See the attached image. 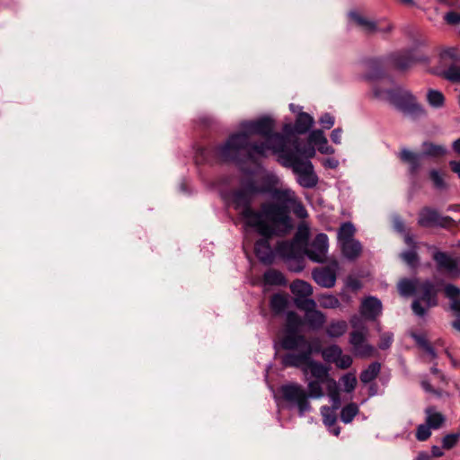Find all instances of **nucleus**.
Masks as SVG:
<instances>
[{"instance_id": "1", "label": "nucleus", "mask_w": 460, "mask_h": 460, "mask_svg": "<svg viewBox=\"0 0 460 460\" xmlns=\"http://www.w3.org/2000/svg\"><path fill=\"white\" fill-rule=\"evenodd\" d=\"M273 128V120L269 118L243 122L241 125L242 131L231 136L218 148V155L227 161L236 159L241 155L251 158L255 155L265 156L270 151L279 155L284 166L292 168L297 175L296 181L300 186L314 188L318 183V177L313 164L309 160L298 158L296 154L287 149V141L280 134L272 133Z\"/></svg>"}, {"instance_id": "2", "label": "nucleus", "mask_w": 460, "mask_h": 460, "mask_svg": "<svg viewBox=\"0 0 460 460\" xmlns=\"http://www.w3.org/2000/svg\"><path fill=\"white\" fill-rule=\"evenodd\" d=\"M268 187L258 186L253 181L243 183L242 187L232 194V203L247 226L253 228L261 235H270L278 226L287 222L286 211L279 208L272 201L264 202L260 210L251 208L254 197L259 193L270 192Z\"/></svg>"}, {"instance_id": "3", "label": "nucleus", "mask_w": 460, "mask_h": 460, "mask_svg": "<svg viewBox=\"0 0 460 460\" xmlns=\"http://www.w3.org/2000/svg\"><path fill=\"white\" fill-rule=\"evenodd\" d=\"M314 352L288 353L282 362L286 367H294L300 368L304 380L307 382L308 398L320 399L324 396L323 385L328 388L329 380L333 378L330 376V368L323 363L314 360L311 356Z\"/></svg>"}, {"instance_id": "4", "label": "nucleus", "mask_w": 460, "mask_h": 460, "mask_svg": "<svg viewBox=\"0 0 460 460\" xmlns=\"http://www.w3.org/2000/svg\"><path fill=\"white\" fill-rule=\"evenodd\" d=\"M398 290L401 296H410L415 295L411 308L416 315L423 316L427 310L437 305V291L429 281L419 279H402L398 283Z\"/></svg>"}, {"instance_id": "5", "label": "nucleus", "mask_w": 460, "mask_h": 460, "mask_svg": "<svg viewBox=\"0 0 460 460\" xmlns=\"http://www.w3.org/2000/svg\"><path fill=\"white\" fill-rule=\"evenodd\" d=\"M272 202L277 207L282 208L286 211L287 222L285 225L278 226L270 233V235H282L288 233L291 228V220L289 217V209L291 208L294 214L299 218H305L307 217V211L296 197L295 191L288 187H279L273 189L271 191Z\"/></svg>"}, {"instance_id": "6", "label": "nucleus", "mask_w": 460, "mask_h": 460, "mask_svg": "<svg viewBox=\"0 0 460 460\" xmlns=\"http://www.w3.org/2000/svg\"><path fill=\"white\" fill-rule=\"evenodd\" d=\"M373 91L377 99L389 102L408 115L420 116L425 114L424 109L416 102L415 97L404 89H384L382 86L376 85Z\"/></svg>"}, {"instance_id": "7", "label": "nucleus", "mask_w": 460, "mask_h": 460, "mask_svg": "<svg viewBox=\"0 0 460 460\" xmlns=\"http://www.w3.org/2000/svg\"><path fill=\"white\" fill-rule=\"evenodd\" d=\"M303 320L294 312H289L287 315L286 334L282 340V346L286 349H301L302 352L320 351L318 342L314 344L307 341L304 335L298 333Z\"/></svg>"}, {"instance_id": "8", "label": "nucleus", "mask_w": 460, "mask_h": 460, "mask_svg": "<svg viewBox=\"0 0 460 460\" xmlns=\"http://www.w3.org/2000/svg\"><path fill=\"white\" fill-rule=\"evenodd\" d=\"M349 323L353 328L349 335V343L353 348L354 354L360 358L371 357L375 349L367 341L368 329L363 320L358 315H353Z\"/></svg>"}, {"instance_id": "9", "label": "nucleus", "mask_w": 460, "mask_h": 460, "mask_svg": "<svg viewBox=\"0 0 460 460\" xmlns=\"http://www.w3.org/2000/svg\"><path fill=\"white\" fill-rule=\"evenodd\" d=\"M283 399L291 406L297 408L299 414L304 415L311 411V403L306 390L297 383H288L280 387Z\"/></svg>"}, {"instance_id": "10", "label": "nucleus", "mask_w": 460, "mask_h": 460, "mask_svg": "<svg viewBox=\"0 0 460 460\" xmlns=\"http://www.w3.org/2000/svg\"><path fill=\"white\" fill-rule=\"evenodd\" d=\"M349 17L353 24L358 26L367 34H386L393 30V25L391 23L382 21H373L358 12H350L349 13Z\"/></svg>"}, {"instance_id": "11", "label": "nucleus", "mask_w": 460, "mask_h": 460, "mask_svg": "<svg viewBox=\"0 0 460 460\" xmlns=\"http://www.w3.org/2000/svg\"><path fill=\"white\" fill-rule=\"evenodd\" d=\"M296 306L305 312V323L312 330L321 329L326 322L323 313L316 309V303L313 299H298Z\"/></svg>"}, {"instance_id": "12", "label": "nucleus", "mask_w": 460, "mask_h": 460, "mask_svg": "<svg viewBox=\"0 0 460 460\" xmlns=\"http://www.w3.org/2000/svg\"><path fill=\"white\" fill-rule=\"evenodd\" d=\"M338 270L339 263L333 261L326 267L314 270L313 278L318 285L330 288L336 283Z\"/></svg>"}, {"instance_id": "13", "label": "nucleus", "mask_w": 460, "mask_h": 460, "mask_svg": "<svg viewBox=\"0 0 460 460\" xmlns=\"http://www.w3.org/2000/svg\"><path fill=\"white\" fill-rule=\"evenodd\" d=\"M308 258L315 262L325 261L328 252V237L324 234H319L309 244L306 251Z\"/></svg>"}, {"instance_id": "14", "label": "nucleus", "mask_w": 460, "mask_h": 460, "mask_svg": "<svg viewBox=\"0 0 460 460\" xmlns=\"http://www.w3.org/2000/svg\"><path fill=\"white\" fill-rule=\"evenodd\" d=\"M460 62V49L457 47H443L438 51V66L434 69H446Z\"/></svg>"}, {"instance_id": "15", "label": "nucleus", "mask_w": 460, "mask_h": 460, "mask_svg": "<svg viewBox=\"0 0 460 460\" xmlns=\"http://www.w3.org/2000/svg\"><path fill=\"white\" fill-rule=\"evenodd\" d=\"M280 136L285 139V141H287L286 148L296 154L298 158H300V156H304L306 158V160H308L309 158H313L315 155V149L314 146H301L298 138L294 135L286 137L282 135Z\"/></svg>"}, {"instance_id": "16", "label": "nucleus", "mask_w": 460, "mask_h": 460, "mask_svg": "<svg viewBox=\"0 0 460 460\" xmlns=\"http://www.w3.org/2000/svg\"><path fill=\"white\" fill-rule=\"evenodd\" d=\"M360 313L362 316L368 320H375L382 313V303L374 296H368L361 303Z\"/></svg>"}, {"instance_id": "17", "label": "nucleus", "mask_w": 460, "mask_h": 460, "mask_svg": "<svg viewBox=\"0 0 460 460\" xmlns=\"http://www.w3.org/2000/svg\"><path fill=\"white\" fill-rule=\"evenodd\" d=\"M263 238L258 240L255 243L254 251L256 256L259 258L261 261L263 263H270L273 258L272 250L269 243V238L273 235H261Z\"/></svg>"}, {"instance_id": "18", "label": "nucleus", "mask_w": 460, "mask_h": 460, "mask_svg": "<svg viewBox=\"0 0 460 460\" xmlns=\"http://www.w3.org/2000/svg\"><path fill=\"white\" fill-rule=\"evenodd\" d=\"M309 142L318 147V151L322 154L332 155L334 149L328 145V140L323 132L320 129L313 130L309 135Z\"/></svg>"}, {"instance_id": "19", "label": "nucleus", "mask_w": 460, "mask_h": 460, "mask_svg": "<svg viewBox=\"0 0 460 460\" xmlns=\"http://www.w3.org/2000/svg\"><path fill=\"white\" fill-rule=\"evenodd\" d=\"M439 269H443L451 275H457L458 269L456 261L445 252H436L433 256Z\"/></svg>"}, {"instance_id": "20", "label": "nucleus", "mask_w": 460, "mask_h": 460, "mask_svg": "<svg viewBox=\"0 0 460 460\" xmlns=\"http://www.w3.org/2000/svg\"><path fill=\"white\" fill-rule=\"evenodd\" d=\"M290 289L292 293L296 296L295 304L296 305V300L298 299H308L307 297L313 294L312 286L304 281V280H295L290 285Z\"/></svg>"}, {"instance_id": "21", "label": "nucleus", "mask_w": 460, "mask_h": 460, "mask_svg": "<svg viewBox=\"0 0 460 460\" xmlns=\"http://www.w3.org/2000/svg\"><path fill=\"white\" fill-rule=\"evenodd\" d=\"M419 224L422 226H431L442 225L439 215L437 211L430 208H423L419 216Z\"/></svg>"}, {"instance_id": "22", "label": "nucleus", "mask_w": 460, "mask_h": 460, "mask_svg": "<svg viewBox=\"0 0 460 460\" xmlns=\"http://www.w3.org/2000/svg\"><path fill=\"white\" fill-rule=\"evenodd\" d=\"M342 254L349 260L357 259L362 252L361 243L354 239L341 244Z\"/></svg>"}, {"instance_id": "23", "label": "nucleus", "mask_w": 460, "mask_h": 460, "mask_svg": "<svg viewBox=\"0 0 460 460\" xmlns=\"http://www.w3.org/2000/svg\"><path fill=\"white\" fill-rule=\"evenodd\" d=\"M348 330L347 322L343 320L332 321L325 329L326 334L330 338H339L346 333Z\"/></svg>"}, {"instance_id": "24", "label": "nucleus", "mask_w": 460, "mask_h": 460, "mask_svg": "<svg viewBox=\"0 0 460 460\" xmlns=\"http://www.w3.org/2000/svg\"><path fill=\"white\" fill-rule=\"evenodd\" d=\"M400 158L402 162L406 163L410 166V171L414 173L418 171L420 166V156L418 154L412 153L408 149L402 150Z\"/></svg>"}, {"instance_id": "25", "label": "nucleus", "mask_w": 460, "mask_h": 460, "mask_svg": "<svg viewBox=\"0 0 460 460\" xmlns=\"http://www.w3.org/2000/svg\"><path fill=\"white\" fill-rule=\"evenodd\" d=\"M277 250L284 258H294L298 251L296 240L281 242L279 243Z\"/></svg>"}, {"instance_id": "26", "label": "nucleus", "mask_w": 460, "mask_h": 460, "mask_svg": "<svg viewBox=\"0 0 460 460\" xmlns=\"http://www.w3.org/2000/svg\"><path fill=\"white\" fill-rule=\"evenodd\" d=\"M435 74L456 84H460V66H451L446 69H434Z\"/></svg>"}, {"instance_id": "27", "label": "nucleus", "mask_w": 460, "mask_h": 460, "mask_svg": "<svg viewBox=\"0 0 460 460\" xmlns=\"http://www.w3.org/2000/svg\"><path fill=\"white\" fill-rule=\"evenodd\" d=\"M314 124V119L308 113L300 112L296 119L295 130L299 134L307 132Z\"/></svg>"}, {"instance_id": "28", "label": "nucleus", "mask_w": 460, "mask_h": 460, "mask_svg": "<svg viewBox=\"0 0 460 460\" xmlns=\"http://www.w3.org/2000/svg\"><path fill=\"white\" fill-rule=\"evenodd\" d=\"M416 61L417 58L411 53L396 54L393 60L394 66L400 70H405L411 67Z\"/></svg>"}, {"instance_id": "29", "label": "nucleus", "mask_w": 460, "mask_h": 460, "mask_svg": "<svg viewBox=\"0 0 460 460\" xmlns=\"http://www.w3.org/2000/svg\"><path fill=\"white\" fill-rule=\"evenodd\" d=\"M327 394L332 402V408L338 410L341 406V396L338 384L334 379L329 380Z\"/></svg>"}, {"instance_id": "30", "label": "nucleus", "mask_w": 460, "mask_h": 460, "mask_svg": "<svg viewBox=\"0 0 460 460\" xmlns=\"http://www.w3.org/2000/svg\"><path fill=\"white\" fill-rule=\"evenodd\" d=\"M445 294L451 300V309L460 313V300L458 299L460 289L454 285H447L445 287Z\"/></svg>"}, {"instance_id": "31", "label": "nucleus", "mask_w": 460, "mask_h": 460, "mask_svg": "<svg viewBox=\"0 0 460 460\" xmlns=\"http://www.w3.org/2000/svg\"><path fill=\"white\" fill-rule=\"evenodd\" d=\"M355 231L356 229L351 223L347 222L342 224L338 231V240L340 245L348 241L354 240L353 236L355 234Z\"/></svg>"}, {"instance_id": "32", "label": "nucleus", "mask_w": 460, "mask_h": 460, "mask_svg": "<svg viewBox=\"0 0 460 460\" xmlns=\"http://www.w3.org/2000/svg\"><path fill=\"white\" fill-rule=\"evenodd\" d=\"M426 423L431 429L440 428L445 421L444 416L440 412H438L431 408L426 410Z\"/></svg>"}, {"instance_id": "33", "label": "nucleus", "mask_w": 460, "mask_h": 460, "mask_svg": "<svg viewBox=\"0 0 460 460\" xmlns=\"http://www.w3.org/2000/svg\"><path fill=\"white\" fill-rule=\"evenodd\" d=\"M381 366L377 362L370 364L367 369L362 371L360 374V381L364 384H367L373 381L379 374Z\"/></svg>"}, {"instance_id": "34", "label": "nucleus", "mask_w": 460, "mask_h": 460, "mask_svg": "<svg viewBox=\"0 0 460 460\" xmlns=\"http://www.w3.org/2000/svg\"><path fill=\"white\" fill-rule=\"evenodd\" d=\"M427 101L433 108H441L445 103L443 93L438 90L429 89L427 93Z\"/></svg>"}, {"instance_id": "35", "label": "nucleus", "mask_w": 460, "mask_h": 460, "mask_svg": "<svg viewBox=\"0 0 460 460\" xmlns=\"http://www.w3.org/2000/svg\"><path fill=\"white\" fill-rule=\"evenodd\" d=\"M318 302L321 307L325 309H336L341 306L339 299L331 294H324L318 297Z\"/></svg>"}, {"instance_id": "36", "label": "nucleus", "mask_w": 460, "mask_h": 460, "mask_svg": "<svg viewBox=\"0 0 460 460\" xmlns=\"http://www.w3.org/2000/svg\"><path fill=\"white\" fill-rule=\"evenodd\" d=\"M288 303L287 296L281 294L274 295L270 299L271 309L277 314L282 313L286 309Z\"/></svg>"}, {"instance_id": "37", "label": "nucleus", "mask_w": 460, "mask_h": 460, "mask_svg": "<svg viewBox=\"0 0 460 460\" xmlns=\"http://www.w3.org/2000/svg\"><path fill=\"white\" fill-rule=\"evenodd\" d=\"M341 353V349L337 345L329 346L322 350L323 359L330 363H334Z\"/></svg>"}, {"instance_id": "38", "label": "nucleus", "mask_w": 460, "mask_h": 460, "mask_svg": "<svg viewBox=\"0 0 460 460\" xmlns=\"http://www.w3.org/2000/svg\"><path fill=\"white\" fill-rule=\"evenodd\" d=\"M358 413V407L356 403L351 402L342 408L341 411V419L344 423H349L353 418Z\"/></svg>"}, {"instance_id": "39", "label": "nucleus", "mask_w": 460, "mask_h": 460, "mask_svg": "<svg viewBox=\"0 0 460 460\" xmlns=\"http://www.w3.org/2000/svg\"><path fill=\"white\" fill-rule=\"evenodd\" d=\"M264 281L269 285H281L285 282V279L279 271L269 270L264 273Z\"/></svg>"}, {"instance_id": "40", "label": "nucleus", "mask_w": 460, "mask_h": 460, "mask_svg": "<svg viewBox=\"0 0 460 460\" xmlns=\"http://www.w3.org/2000/svg\"><path fill=\"white\" fill-rule=\"evenodd\" d=\"M423 153L430 156H442L446 155L447 149L443 146L435 145L433 143H424Z\"/></svg>"}, {"instance_id": "41", "label": "nucleus", "mask_w": 460, "mask_h": 460, "mask_svg": "<svg viewBox=\"0 0 460 460\" xmlns=\"http://www.w3.org/2000/svg\"><path fill=\"white\" fill-rule=\"evenodd\" d=\"M335 411L336 410H333V408H330L328 406H323L321 408L323 421L327 427H332L335 425L337 420Z\"/></svg>"}, {"instance_id": "42", "label": "nucleus", "mask_w": 460, "mask_h": 460, "mask_svg": "<svg viewBox=\"0 0 460 460\" xmlns=\"http://www.w3.org/2000/svg\"><path fill=\"white\" fill-rule=\"evenodd\" d=\"M341 381L343 385L344 391L347 393L352 392L356 388L358 383L356 376L353 373H348L344 375L341 378Z\"/></svg>"}, {"instance_id": "43", "label": "nucleus", "mask_w": 460, "mask_h": 460, "mask_svg": "<svg viewBox=\"0 0 460 460\" xmlns=\"http://www.w3.org/2000/svg\"><path fill=\"white\" fill-rule=\"evenodd\" d=\"M430 429L431 428L427 423L420 425L416 432L417 439L420 441L428 439L431 435Z\"/></svg>"}, {"instance_id": "44", "label": "nucleus", "mask_w": 460, "mask_h": 460, "mask_svg": "<svg viewBox=\"0 0 460 460\" xmlns=\"http://www.w3.org/2000/svg\"><path fill=\"white\" fill-rule=\"evenodd\" d=\"M430 179L433 181V184L438 189H444L446 187V183L444 181V176L439 172L433 170L429 173Z\"/></svg>"}, {"instance_id": "45", "label": "nucleus", "mask_w": 460, "mask_h": 460, "mask_svg": "<svg viewBox=\"0 0 460 460\" xmlns=\"http://www.w3.org/2000/svg\"><path fill=\"white\" fill-rule=\"evenodd\" d=\"M459 435L458 434H448L445 436L442 439V447L445 449H450L454 447L458 441Z\"/></svg>"}, {"instance_id": "46", "label": "nucleus", "mask_w": 460, "mask_h": 460, "mask_svg": "<svg viewBox=\"0 0 460 460\" xmlns=\"http://www.w3.org/2000/svg\"><path fill=\"white\" fill-rule=\"evenodd\" d=\"M337 367L341 369H347L352 364V358L349 355H343L342 353L334 362Z\"/></svg>"}, {"instance_id": "47", "label": "nucleus", "mask_w": 460, "mask_h": 460, "mask_svg": "<svg viewBox=\"0 0 460 460\" xmlns=\"http://www.w3.org/2000/svg\"><path fill=\"white\" fill-rule=\"evenodd\" d=\"M445 21L450 25L460 23V13L457 12H448L444 16Z\"/></svg>"}, {"instance_id": "48", "label": "nucleus", "mask_w": 460, "mask_h": 460, "mask_svg": "<svg viewBox=\"0 0 460 460\" xmlns=\"http://www.w3.org/2000/svg\"><path fill=\"white\" fill-rule=\"evenodd\" d=\"M402 258L407 264H409L411 266L415 265L418 261L417 253L414 251H409V252H403L402 254Z\"/></svg>"}, {"instance_id": "49", "label": "nucleus", "mask_w": 460, "mask_h": 460, "mask_svg": "<svg viewBox=\"0 0 460 460\" xmlns=\"http://www.w3.org/2000/svg\"><path fill=\"white\" fill-rule=\"evenodd\" d=\"M346 287L352 291H358L362 288V284L357 278L349 277L346 281Z\"/></svg>"}, {"instance_id": "50", "label": "nucleus", "mask_w": 460, "mask_h": 460, "mask_svg": "<svg viewBox=\"0 0 460 460\" xmlns=\"http://www.w3.org/2000/svg\"><path fill=\"white\" fill-rule=\"evenodd\" d=\"M320 123L324 128L329 129L334 125V118L331 114L325 113L320 118Z\"/></svg>"}, {"instance_id": "51", "label": "nucleus", "mask_w": 460, "mask_h": 460, "mask_svg": "<svg viewBox=\"0 0 460 460\" xmlns=\"http://www.w3.org/2000/svg\"><path fill=\"white\" fill-rule=\"evenodd\" d=\"M307 236H308L307 226L305 225H300L298 227V232L296 234L295 240H296V243H297L299 240H305L307 238Z\"/></svg>"}, {"instance_id": "52", "label": "nucleus", "mask_w": 460, "mask_h": 460, "mask_svg": "<svg viewBox=\"0 0 460 460\" xmlns=\"http://www.w3.org/2000/svg\"><path fill=\"white\" fill-rule=\"evenodd\" d=\"M392 334L390 333H385L381 336V342L379 344V347L383 349L388 348L391 345L392 342Z\"/></svg>"}, {"instance_id": "53", "label": "nucleus", "mask_w": 460, "mask_h": 460, "mask_svg": "<svg viewBox=\"0 0 460 460\" xmlns=\"http://www.w3.org/2000/svg\"><path fill=\"white\" fill-rule=\"evenodd\" d=\"M419 343L420 345L422 347V349L425 350V352H427L430 358H435V352L432 349V347L424 340L422 339H419Z\"/></svg>"}, {"instance_id": "54", "label": "nucleus", "mask_w": 460, "mask_h": 460, "mask_svg": "<svg viewBox=\"0 0 460 460\" xmlns=\"http://www.w3.org/2000/svg\"><path fill=\"white\" fill-rule=\"evenodd\" d=\"M342 130L341 128H335L331 135L332 141L335 144H341V142Z\"/></svg>"}, {"instance_id": "55", "label": "nucleus", "mask_w": 460, "mask_h": 460, "mask_svg": "<svg viewBox=\"0 0 460 460\" xmlns=\"http://www.w3.org/2000/svg\"><path fill=\"white\" fill-rule=\"evenodd\" d=\"M323 164L325 167L334 169L338 166L339 162L334 158H326L323 161Z\"/></svg>"}, {"instance_id": "56", "label": "nucleus", "mask_w": 460, "mask_h": 460, "mask_svg": "<svg viewBox=\"0 0 460 460\" xmlns=\"http://www.w3.org/2000/svg\"><path fill=\"white\" fill-rule=\"evenodd\" d=\"M449 164L451 170L460 178V161H451Z\"/></svg>"}, {"instance_id": "57", "label": "nucleus", "mask_w": 460, "mask_h": 460, "mask_svg": "<svg viewBox=\"0 0 460 460\" xmlns=\"http://www.w3.org/2000/svg\"><path fill=\"white\" fill-rule=\"evenodd\" d=\"M432 456L436 457H439L443 456V451L439 447L434 446L431 448Z\"/></svg>"}, {"instance_id": "58", "label": "nucleus", "mask_w": 460, "mask_h": 460, "mask_svg": "<svg viewBox=\"0 0 460 460\" xmlns=\"http://www.w3.org/2000/svg\"><path fill=\"white\" fill-rule=\"evenodd\" d=\"M453 150L460 155V138L455 140L452 144Z\"/></svg>"}, {"instance_id": "59", "label": "nucleus", "mask_w": 460, "mask_h": 460, "mask_svg": "<svg viewBox=\"0 0 460 460\" xmlns=\"http://www.w3.org/2000/svg\"><path fill=\"white\" fill-rule=\"evenodd\" d=\"M330 428V432L332 433L334 436H339L340 435V432H341V428L340 427H336L335 425L332 426V427H329Z\"/></svg>"}, {"instance_id": "60", "label": "nucleus", "mask_w": 460, "mask_h": 460, "mask_svg": "<svg viewBox=\"0 0 460 460\" xmlns=\"http://www.w3.org/2000/svg\"><path fill=\"white\" fill-rule=\"evenodd\" d=\"M417 460H430V458L427 454L420 453L419 454Z\"/></svg>"}, {"instance_id": "61", "label": "nucleus", "mask_w": 460, "mask_h": 460, "mask_svg": "<svg viewBox=\"0 0 460 460\" xmlns=\"http://www.w3.org/2000/svg\"><path fill=\"white\" fill-rule=\"evenodd\" d=\"M405 243L408 245H411L413 243V239L409 235H405Z\"/></svg>"}, {"instance_id": "62", "label": "nucleus", "mask_w": 460, "mask_h": 460, "mask_svg": "<svg viewBox=\"0 0 460 460\" xmlns=\"http://www.w3.org/2000/svg\"><path fill=\"white\" fill-rule=\"evenodd\" d=\"M395 227L399 230V231H402V228H403V225L402 222H399V221H396L395 222Z\"/></svg>"}, {"instance_id": "63", "label": "nucleus", "mask_w": 460, "mask_h": 460, "mask_svg": "<svg viewBox=\"0 0 460 460\" xmlns=\"http://www.w3.org/2000/svg\"><path fill=\"white\" fill-rule=\"evenodd\" d=\"M453 326L456 329V330H459L460 331V319L455 321L453 323Z\"/></svg>"}, {"instance_id": "64", "label": "nucleus", "mask_w": 460, "mask_h": 460, "mask_svg": "<svg viewBox=\"0 0 460 460\" xmlns=\"http://www.w3.org/2000/svg\"><path fill=\"white\" fill-rule=\"evenodd\" d=\"M270 181H271L272 183H276V184H277V183H278V181H279V180H278L275 176H272V177H270Z\"/></svg>"}]
</instances>
